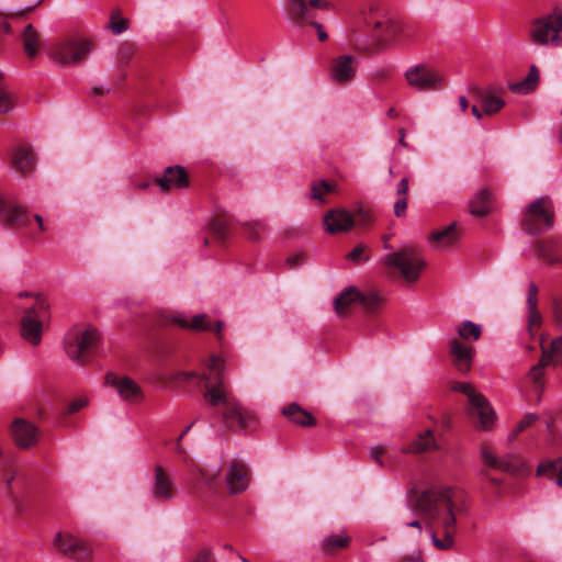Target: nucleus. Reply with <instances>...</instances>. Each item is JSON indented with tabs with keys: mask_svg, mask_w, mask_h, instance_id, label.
Returning a JSON list of instances; mask_svg holds the SVG:
<instances>
[{
	"mask_svg": "<svg viewBox=\"0 0 562 562\" xmlns=\"http://www.w3.org/2000/svg\"><path fill=\"white\" fill-rule=\"evenodd\" d=\"M250 481L248 467L238 461L231 462L226 472V484L231 494H239L247 490Z\"/></svg>",
	"mask_w": 562,
	"mask_h": 562,
	"instance_id": "5701e85b",
	"label": "nucleus"
},
{
	"mask_svg": "<svg viewBox=\"0 0 562 562\" xmlns=\"http://www.w3.org/2000/svg\"><path fill=\"white\" fill-rule=\"evenodd\" d=\"M308 4L312 8L322 9V10H327L330 7L329 2H327L325 0H310Z\"/></svg>",
	"mask_w": 562,
	"mask_h": 562,
	"instance_id": "680f3d73",
	"label": "nucleus"
},
{
	"mask_svg": "<svg viewBox=\"0 0 562 562\" xmlns=\"http://www.w3.org/2000/svg\"><path fill=\"white\" fill-rule=\"evenodd\" d=\"M119 396L122 401L134 404L143 401V389H116Z\"/></svg>",
	"mask_w": 562,
	"mask_h": 562,
	"instance_id": "49530a36",
	"label": "nucleus"
},
{
	"mask_svg": "<svg viewBox=\"0 0 562 562\" xmlns=\"http://www.w3.org/2000/svg\"><path fill=\"white\" fill-rule=\"evenodd\" d=\"M2 222L11 228L29 229L33 239H37V233L45 232L43 217L41 215L32 216L26 209L20 205L4 202V207L0 212Z\"/></svg>",
	"mask_w": 562,
	"mask_h": 562,
	"instance_id": "1a4fd4ad",
	"label": "nucleus"
},
{
	"mask_svg": "<svg viewBox=\"0 0 562 562\" xmlns=\"http://www.w3.org/2000/svg\"><path fill=\"white\" fill-rule=\"evenodd\" d=\"M3 74L0 71V114H5L16 104L15 94L2 82Z\"/></svg>",
	"mask_w": 562,
	"mask_h": 562,
	"instance_id": "37998d69",
	"label": "nucleus"
},
{
	"mask_svg": "<svg viewBox=\"0 0 562 562\" xmlns=\"http://www.w3.org/2000/svg\"><path fill=\"white\" fill-rule=\"evenodd\" d=\"M101 335L94 327H75L65 336V351L78 364H87L100 344Z\"/></svg>",
	"mask_w": 562,
	"mask_h": 562,
	"instance_id": "39448f33",
	"label": "nucleus"
},
{
	"mask_svg": "<svg viewBox=\"0 0 562 562\" xmlns=\"http://www.w3.org/2000/svg\"><path fill=\"white\" fill-rule=\"evenodd\" d=\"M351 538L345 532L329 535L323 539L319 550L324 555H333L349 547Z\"/></svg>",
	"mask_w": 562,
	"mask_h": 562,
	"instance_id": "7c9ffc66",
	"label": "nucleus"
},
{
	"mask_svg": "<svg viewBox=\"0 0 562 562\" xmlns=\"http://www.w3.org/2000/svg\"><path fill=\"white\" fill-rule=\"evenodd\" d=\"M412 504L430 526L434 546L440 550L451 549L458 517L467 512L465 492L453 486H434L416 492Z\"/></svg>",
	"mask_w": 562,
	"mask_h": 562,
	"instance_id": "f257e3e1",
	"label": "nucleus"
},
{
	"mask_svg": "<svg viewBox=\"0 0 562 562\" xmlns=\"http://www.w3.org/2000/svg\"><path fill=\"white\" fill-rule=\"evenodd\" d=\"M454 331L458 335V339L465 344H471L480 339L482 335V328L480 325L472 321H463L456 325Z\"/></svg>",
	"mask_w": 562,
	"mask_h": 562,
	"instance_id": "e433bc0d",
	"label": "nucleus"
},
{
	"mask_svg": "<svg viewBox=\"0 0 562 562\" xmlns=\"http://www.w3.org/2000/svg\"><path fill=\"white\" fill-rule=\"evenodd\" d=\"M542 358L539 363L531 368L529 379L535 384H543L542 376L549 364L562 367V336L551 341L549 348H546L541 341Z\"/></svg>",
	"mask_w": 562,
	"mask_h": 562,
	"instance_id": "4468645a",
	"label": "nucleus"
},
{
	"mask_svg": "<svg viewBox=\"0 0 562 562\" xmlns=\"http://www.w3.org/2000/svg\"><path fill=\"white\" fill-rule=\"evenodd\" d=\"M87 400L77 398L70 402L65 411L66 414H75L87 405Z\"/></svg>",
	"mask_w": 562,
	"mask_h": 562,
	"instance_id": "4d7b16f0",
	"label": "nucleus"
},
{
	"mask_svg": "<svg viewBox=\"0 0 562 562\" xmlns=\"http://www.w3.org/2000/svg\"><path fill=\"white\" fill-rule=\"evenodd\" d=\"M490 192L486 189H481L474 199L470 202V211L475 216H485L491 211Z\"/></svg>",
	"mask_w": 562,
	"mask_h": 562,
	"instance_id": "58836bf2",
	"label": "nucleus"
},
{
	"mask_svg": "<svg viewBox=\"0 0 562 562\" xmlns=\"http://www.w3.org/2000/svg\"><path fill=\"white\" fill-rule=\"evenodd\" d=\"M533 43L542 46L562 48V9L536 19L529 31Z\"/></svg>",
	"mask_w": 562,
	"mask_h": 562,
	"instance_id": "423d86ee",
	"label": "nucleus"
},
{
	"mask_svg": "<svg viewBox=\"0 0 562 562\" xmlns=\"http://www.w3.org/2000/svg\"><path fill=\"white\" fill-rule=\"evenodd\" d=\"M352 216V228L358 227H366L371 224L372 222V214L367 211L359 209L357 212L351 214Z\"/></svg>",
	"mask_w": 562,
	"mask_h": 562,
	"instance_id": "3c124183",
	"label": "nucleus"
},
{
	"mask_svg": "<svg viewBox=\"0 0 562 562\" xmlns=\"http://www.w3.org/2000/svg\"><path fill=\"white\" fill-rule=\"evenodd\" d=\"M334 190L335 187L333 184L325 180H321L312 186V198L314 200H322L325 194L333 192Z\"/></svg>",
	"mask_w": 562,
	"mask_h": 562,
	"instance_id": "8fccbe9b",
	"label": "nucleus"
},
{
	"mask_svg": "<svg viewBox=\"0 0 562 562\" xmlns=\"http://www.w3.org/2000/svg\"><path fill=\"white\" fill-rule=\"evenodd\" d=\"M144 383L148 384H160V385H169L172 383H188L194 385H203L209 386L206 382H204L203 378L194 374L193 372H171L168 370H156L151 372Z\"/></svg>",
	"mask_w": 562,
	"mask_h": 562,
	"instance_id": "2eb2a0df",
	"label": "nucleus"
},
{
	"mask_svg": "<svg viewBox=\"0 0 562 562\" xmlns=\"http://www.w3.org/2000/svg\"><path fill=\"white\" fill-rule=\"evenodd\" d=\"M48 318V304L44 299H37L21 321V335L31 342L37 345L41 341L42 324Z\"/></svg>",
	"mask_w": 562,
	"mask_h": 562,
	"instance_id": "9b49d317",
	"label": "nucleus"
},
{
	"mask_svg": "<svg viewBox=\"0 0 562 562\" xmlns=\"http://www.w3.org/2000/svg\"><path fill=\"white\" fill-rule=\"evenodd\" d=\"M370 458L372 461H374L380 467H382L384 463V458H385L384 448L382 446L372 448L370 450Z\"/></svg>",
	"mask_w": 562,
	"mask_h": 562,
	"instance_id": "864d4df0",
	"label": "nucleus"
},
{
	"mask_svg": "<svg viewBox=\"0 0 562 562\" xmlns=\"http://www.w3.org/2000/svg\"><path fill=\"white\" fill-rule=\"evenodd\" d=\"M323 223L326 232L331 235L346 233L352 228V216L347 210L335 209L324 215Z\"/></svg>",
	"mask_w": 562,
	"mask_h": 562,
	"instance_id": "393cba45",
	"label": "nucleus"
},
{
	"mask_svg": "<svg viewBox=\"0 0 562 562\" xmlns=\"http://www.w3.org/2000/svg\"><path fill=\"white\" fill-rule=\"evenodd\" d=\"M554 225V209L548 196L532 201L524 213L522 226L532 235L550 229Z\"/></svg>",
	"mask_w": 562,
	"mask_h": 562,
	"instance_id": "0eeeda50",
	"label": "nucleus"
},
{
	"mask_svg": "<svg viewBox=\"0 0 562 562\" xmlns=\"http://www.w3.org/2000/svg\"><path fill=\"white\" fill-rule=\"evenodd\" d=\"M407 204V196H397L393 206L395 216L404 217L406 215Z\"/></svg>",
	"mask_w": 562,
	"mask_h": 562,
	"instance_id": "603ef678",
	"label": "nucleus"
},
{
	"mask_svg": "<svg viewBox=\"0 0 562 562\" xmlns=\"http://www.w3.org/2000/svg\"><path fill=\"white\" fill-rule=\"evenodd\" d=\"M537 419V415L526 414L524 418L517 424L518 431H524L526 428L530 427Z\"/></svg>",
	"mask_w": 562,
	"mask_h": 562,
	"instance_id": "13d9d810",
	"label": "nucleus"
},
{
	"mask_svg": "<svg viewBox=\"0 0 562 562\" xmlns=\"http://www.w3.org/2000/svg\"><path fill=\"white\" fill-rule=\"evenodd\" d=\"M134 55V47L132 45H123L119 52V60L121 63H128Z\"/></svg>",
	"mask_w": 562,
	"mask_h": 562,
	"instance_id": "5fc2aeb1",
	"label": "nucleus"
},
{
	"mask_svg": "<svg viewBox=\"0 0 562 562\" xmlns=\"http://www.w3.org/2000/svg\"><path fill=\"white\" fill-rule=\"evenodd\" d=\"M119 15H120V10H114L111 13V18H110L109 27L114 34H121L128 29V21L126 19H117Z\"/></svg>",
	"mask_w": 562,
	"mask_h": 562,
	"instance_id": "09e8293b",
	"label": "nucleus"
},
{
	"mask_svg": "<svg viewBox=\"0 0 562 562\" xmlns=\"http://www.w3.org/2000/svg\"><path fill=\"white\" fill-rule=\"evenodd\" d=\"M11 167L20 173H29L34 170V155L29 145H18L12 149Z\"/></svg>",
	"mask_w": 562,
	"mask_h": 562,
	"instance_id": "bb28decb",
	"label": "nucleus"
},
{
	"mask_svg": "<svg viewBox=\"0 0 562 562\" xmlns=\"http://www.w3.org/2000/svg\"><path fill=\"white\" fill-rule=\"evenodd\" d=\"M191 473L193 476L198 477L211 492H220L222 486V468L220 465L213 468H201L193 465L191 468Z\"/></svg>",
	"mask_w": 562,
	"mask_h": 562,
	"instance_id": "cd10ccee",
	"label": "nucleus"
},
{
	"mask_svg": "<svg viewBox=\"0 0 562 562\" xmlns=\"http://www.w3.org/2000/svg\"><path fill=\"white\" fill-rule=\"evenodd\" d=\"M282 415L286 417L291 423L301 427H313L316 425L315 417L301 407L296 403H291L284 406L281 411Z\"/></svg>",
	"mask_w": 562,
	"mask_h": 562,
	"instance_id": "c756f323",
	"label": "nucleus"
},
{
	"mask_svg": "<svg viewBox=\"0 0 562 562\" xmlns=\"http://www.w3.org/2000/svg\"><path fill=\"white\" fill-rule=\"evenodd\" d=\"M414 29L409 24L389 19V47H402L413 40Z\"/></svg>",
	"mask_w": 562,
	"mask_h": 562,
	"instance_id": "a878e982",
	"label": "nucleus"
},
{
	"mask_svg": "<svg viewBox=\"0 0 562 562\" xmlns=\"http://www.w3.org/2000/svg\"><path fill=\"white\" fill-rule=\"evenodd\" d=\"M383 302V293L374 286H368L363 291H359V304L369 313L380 308Z\"/></svg>",
	"mask_w": 562,
	"mask_h": 562,
	"instance_id": "72a5a7b5",
	"label": "nucleus"
},
{
	"mask_svg": "<svg viewBox=\"0 0 562 562\" xmlns=\"http://www.w3.org/2000/svg\"><path fill=\"white\" fill-rule=\"evenodd\" d=\"M538 252L539 257L546 260L548 263L552 265L559 261V257L557 256V251L561 247V241L558 238H548L539 240L538 244Z\"/></svg>",
	"mask_w": 562,
	"mask_h": 562,
	"instance_id": "4c0bfd02",
	"label": "nucleus"
},
{
	"mask_svg": "<svg viewBox=\"0 0 562 562\" xmlns=\"http://www.w3.org/2000/svg\"><path fill=\"white\" fill-rule=\"evenodd\" d=\"M480 458L483 463L481 475L494 485H501L502 480L493 476L490 470L499 471L506 474H522L526 470L522 459L513 453L499 457L490 443L483 442L480 445Z\"/></svg>",
	"mask_w": 562,
	"mask_h": 562,
	"instance_id": "7ed1b4c3",
	"label": "nucleus"
},
{
	"mask_svg": "<svg viewBox=\"0 0 562 562\" xmlns=\"http://www.w3.org/2000/svg\"><path fill=\"white\" fill-rule=\"evenodd\" d=\"M364 251H366V247L362 246V245H359L357 247H355L349 254H348V258L357 263L361 262L362 260H366V258H362V256L364 255Z\"/></svg>",
	"mask_w": 562,
	"mask_h": 562,
	"instance_id": "6e6d98bb",
	"label": "nucleus"
},
{
	"mask_svg": "<svg viewBox=\"0 0 562 562\" xmlns=\"http://www.w3.org/2000/svg\"><path fill=\"white\" fill-rule=\"evenodd\" d=\"M554 313L559 321H562V297L554 302Z\"/></svg>",
	"mask_w": 562,
	"mask_h": 562,
	"instance_id": "69168bd1",
	"label": "nucleus"
},
{
	"mask_svg": "<svg viewBox=\"0 0 562 562\" xmlns=\"http://www.w3.org/2000/svg\"><path fill=\"white\" fill-rule=\"evenodd\" d=\"M10 432L19 448L29 449L37 442V428L24 418H15L10 426Z\"/></svg>",
	"mask_w": 562,
	"mask_h": 562,
	"instance_id": "6ab92c4d",
	"label": "nucleus"
},
{
	"mask_svg": "<svg viewBox=\"0 0 562 562\" xmlns=\"http://www.w3.org/2000/svg\"><path fill=\"white\" fill-rule=\"evenodd\" d=\"M156 183L164 192L184 189L190 184L189 176L182 166H170L165 169L161 177L156 179Z\"/></svg>",
	"mask_w": 562,
	"mask_h": 562,
	"instance_id": "b1692460",
	"label": "nucleus"
},
{
	"mask_svg": "<svg viewBox=\"0 0 562 562\" xmlns=\"http://www.w3.org/2000/svg\"><path fill=\"white\" fill-rule=\"evenodd\" d=\"M224 323L223 322H216L215 325H212V331H214L218 337L221 336V333L223 330Z\"/></svg>",
	"mask_w": 562,
	"mask_h": 562,
	"instance_id": "774afa93",
	"label": "nucleus"
},
{
	"mask_svg": "<svg viewBox=\"0 0 562 562\" xmlns=\"http://www.w3.org/2000/svg\"><path fill=\"white\" fill-rule=\"evenodd\" d=\"M408 190V179L403 178L396 186V196H407Z\"/></svg>",
	"mask_w": 562,
	"mask_h": 562,
	"instance_id": "052dcab7",
	"label": "nucleus"
},
{
	"mask_svg": "<svg viewBox=\"0 0 562 562\" xmlns=\"http://www.w3.org/2000/svg\"><path fill=\"white\" fill-rule=\"evenodd\" d=\"M472 93L477 102H480L482 110L476 104L471 106V113L476 120H481L483 114L493 115L498 113L505 105V101L499 97L491 94L487 91H482L480 88H473Z\"/></svg>",
	"mask_w": 562,
	"mask_h": 562,
	"instance_id": "aec40b11",
	"label": "nucleus"
},
{
	"mask_svg": "<svg viewBox=\"0 0 562 562\" xmlns=\"http://www.w3.org/2000/svg\"><path fill=\"white\" fill-rule=\"evenodd\" d=\"M539 81V70L536 66H531L527 77L519 82L510 85V89L516 93H528L532 91Z\"/></svg>",
	"mask_w": 562,
	"mask_h": 562,
	"instance_id": "a19ab883",
	"label": "nucleus"
},
{
	"mask_svg": "<svg viewBox=\"0 0 562 562\" xmlns=\"http://www.w3.org/2000/svg\"><path fill=\"white\" fill-rule=\"evenodd\" d=\"M356 302L359 303V290L355 286H350L342 291L335 300V311L337 314L344 315L347 313L349 306Z\"/></svg>",
	"mask_w": 562,
	"mask_h": 562,
	"instance_id": "ea45409f",
	"label": "nucleus"
},
{
	"mask_svg": "<svg viewBox=\"0 0 562 562\" xmlns=\"http://www.w3.org/2000/svg\"><path fill=\"white\" fill-rule=\"evenodd\" d=\"M468 396L469 413L475 427L483 431H491L496 422V413L487 398L476 389H462Z\"/></svg>",
	"mask_w": 562,
	"mask_h": 562,
	"instance_id": "9d476101",
	"label": "nucleus"
},
{
	"mask_svg": "<svg viewBox=\"0 0 562 562\" xmlns=\"http://www.w3.org/2000/svg\"><path fill=\"white\" fill-rule=\"evenodd\" d=\"M400 562H423L420 553L403 557Z\"/></svg>",
	"mask_w": 562,
	"mask_h": 562,
	"instance_id": "0e129e2a",
	"label": "nucleus"
},
{
	"mask_svg": "<svg viewBox=\"0 0 562 562\" xmlns=\"http://www.w3.org/2000/svg\"><path fill=\"white\" fill-rule=\"evenodd\" d=\"M93 42L86 37H69L58 42L52 49V58L64 66L77 65L93 49Z\"/></svg>",
	"mask_w": 562,
	"mask_h": 562,
	"instance_id": "6e6552de",
	"label": "nucleus"
},
{
	"mask_svg": "<svg viewBox=\"0 0 562 562\" xmlns=\"http://www.w3.org/2000/svg\"><path fill=\"white\" fill-rule=\"evenodd\" d=\"M405 78L408 85L417 90H430L441 82L438 75L424 64H419L407 69Z\"/></svg>",
	"mask_w": 562,
	"mask_h": 562,
	"instance_id": "f3484780",
	"label": "nucleus"
},
{
	"mask_svg": "<svg viewBox=\"0 0 562 562\" xmlns=\"http://www.w3.org/2000/svg\"><path fill=\"white\" fill-rule=\"evenodd\" d=\"M210 232L215 239L223 241L228 235L227 224L222 218H215L210 224Z\"/></svg>",
	"mask_w": 562,
	"mask_h": 562,
	"instance_id": "de8ad7c7",
	"label": "nucleus"
},
{
	"mask_svg": "<svg viewBox=\"0 0 562 562\" xmlns=\"http://www.w3.org/2000/svg\"><path fill=\"white\" fill-rule=\"evenodd\" d=\"M191 562H214L212 552L210 549H202L198 552L196 557Z\"/></svg>",
	"mask_w": 562,
	"mask_h": 562,
	"instance_id": "bf43d9fd",
	"label": "nucleus"
},
{
	"mask_svg": "<svg viewBox=\"0 0 562 562\" xmlns=\"http://www.w3.org/2000/svg\"><path fill=\"white\" fill-rule=\"evenodd\" d=\"M537 475L547 476L562 487V457L541 462L537 468Z\"/></svg>",
	"mask_w": 562,
	"mask_h": 562,
	"instance_id": "c9c22d12",
	"label": "nucleus"
},
{
	"mask_svg": "<svg viewBox=\"0 0 562 562\" xmlns=\"http://www.w3.org/2000/svg\"><path fill=\"white\" fill-rule=\"evenodd\" d=\"M23 49L29 58L37 56L42 48V38L40 32L33 24H26L22 32Z\"/></svg>",
	"mask_w": 562,
	"mask_h": 562,
	"instance_id": "2f4dec72",
	"label": "nucleus"
},
{
	"mask_svg": "<svg viewBox=\"0 0 562 562\" xmlns=\"http://www.w3.org/2000/svg\"><path fill=\"white\" fill-rule=\"evenodd\" d=\"M265 233H266V226L261 222L254 221V222H248L245 225V234H246L247 238L252 241H257V240L261 239V237L265 235Z\"/></svg>",
	"mask_w": 562,
	"mask_h": 562,
	"instance_id": "a18cd8bd",
	"label": "nucleus"
},
{
	"mask_svg": "<svg viewBox=\"0 0 562 562\" xmlns=\"http://www.w3.org/2000/svg\"><path fill=\"white\" fill-rule=\"evenodd\" d=\"M54 543L60 553L75 561L89 562L93 558L90 543L70 533H57Z\"/></svg>",
	"mask_w": 562,
	"mask_h": 562,
	"instance_id": "f8f14e48",
	"label": "nucleus"
},
{
	"mask_svg": "<svg viewBox=\"0 0 562 562\" xmlns=\"http://www.w3.org/2000/svg\"><path fill=\"white\" fill-rule=\"evenodd\" d=\"M104 386H137L136 382L126 375H120L116 372L109 371L104 375Z\"/></svg>",
	"mask_w": 562,
	"mask_h": 562,
	"instance_id": "c03bdc74",
	"label": "nucleus"
},
{
	"mask_svg": "<svg viewBox=\"0 0 562 562\" xmlns=\"http://www.w3.org/2000/svg\"><path fill=\"white\" fill-rule=\"evenodd\" d=\"M526 303L528 310V330L530 335H533V330L538 329L542 323L541 314L537 308L538 288L533 282L529 283Z\"/></svg>",
	"mask_w": 562,
	"mask_h": 562,
	"instance_id": "c85d7f7f",
	"label": "nucleus"
},
{
	"mask_svg": "<svg viewBox=\"0 0 562 562\" xmlns=\"http://www.w3.org/2000/svg\"><path fill=\"white\" fill-rule=\"evenodd\" d=\"M426 266L425 258L416 247H408L389 255V274L405 284L418 282Z\"/></svg>",
	"mask_w": 562,
	"mask_h": 562,
	"instance_id": "20e7f679",
	"label": "nucleus"
},
{
	"mask_svg": "<svg viewBox=\"0 0 562 562\" xmlns=\"http://www.w3.org/2000/svg\"><path fill=\"white\" fill-rule=\"evenodd\" d=\"M437 448L438 446L436 439L434 438L432 431L430 429L419 434L417 439L412 445V450L419 453L435 450Z\"/></svg>",
	"mask_w": 562,
	"mask_h": 562,
	"instance_id": "79ce46f5",
	"label": "nucleus"
},
{
	"mask_svg": "<svg viewBox=\"0 0 562 562\" xmlns=\"http://www.w3.org/2000/svg\"><path fill=\"white\" fill-rule=\"evenodd\" d=\"M172 323L177 326L196 331H204L212 329V324L206 319L204 314L195 315L188 319L184 315L179 314L172 317Z\"/></svg>",
	"mask_w": 562,
	"mask_h": 562,
	"instance_id": "f704fd0d",
	"label": "nucleus"
},
{
	"mask_svg": "<svg viewBox=\"0 0 562 562\" xmlns=\"http://www.w3.org/2000/svg\"><path fill=\"white\" fill-rule=\"evenodd\" d=\"M369 29L368 36L357 41L356 49L368 55H374L384 49L386 26L383 18H378L371 13L366 20Z\"/></svg>",
	"mask_w": 562,
	"mask_h": 562,
	"instance_id": "ddd939ff",
	"label": "nucleus"
},
{
	"mask_svg": "<svg viewBox=\"0 0 562 562\" xmlns=\"http://www.w3.org/2000/svg\"><path fill=\"white\" fill-rule=\"evenodd\" d=\"M429 240L436 248H447L459 240V233L456 223H452L440 231H434L429 235Z\"/></svg>",
	"mask_w": 562,
	"mask_h": 562,
	"instance_id": "473e14b6",
	"label": "nucleus"
},
{
	"mask_svg": "<svg viewBox=\"0 0 562 562\" xmlns=\"http://www.w3.org/2000/svg\"><path fill=\"white\" fill-rule=\"evenodd\" d=\"M459 105L462 112H465L469 108V102L464 95L459 97Z\"/></svg>",
	"mask_w": 562,
	"mask_h": 562,
	"instance_id": "338daca9",
	"label": "nucleus"
},
{
	"mask_svg": "<svg viewBox=\"0 0 562 562\" xmlns=\"http://www.w3.org/2000/svg\"><path fill=\"white\" fill-rule=\"evenodd\" d=\"M108 92H110V88H105L104 86H94L92 89H91V95H98V97H103Z\"/></svg>",
	"mask_w": 562,
	"mask_h": 562,
	"instance_id": "e2e57ef3",
	"label": "nucleus"
},
{
	"mask_svg": "<svg viewBox=\"0 0 562 562\" xmlns=\"http://www.w3.org/2000/svg\"><path fill=\"white\" fill-rule=\"evenodd\" d=\"M176 495V486L170 474L157 464L154 468V481L151 486V496L156 502L167 503Z\"/></svg>",
	"mask_w": 562,
	"mask_h": 562,
	"instance_id": "a211bd4d",
	"label": "nucleus"
},
{
	"mask_svg": "<svg viewBox=\"0 0 562 562\" xmlns=\"http://www.w3.org/2000/svg\"><path fill=\"white\" fill-rule=\"evenodd\" d=\"M205 402L221 409L223 422L233 431L247 430L256 425V416L246 409L227 389H206Z\"/></svg>",
	"mask_w": 562,
	"mask_h": 562,
	"instance_id": "f03ea898",
	"label": "nucleus"
},
{
	"mask_svg": "<svg viewBox=\"0 0 562 562\" xmlns=\"http://www.w3.org/2000/svg\"><path fill=\"white\" fill-rule=\"evenodd\" d=\"M288 14L290 19L299 25L311 23L314 27H316L318 40L321 42L327 40L328 35L323 30V26L319 23L312 21V15L310 14L305 0H288Z\"/></svg>",
	"mask_w": 562,
	"mask_h": 562,
	"instance_id": "4be33fe9",
	"label": "nucleus"
},
{
	"mask_svg": "<svg viewBox=\"0 0 562 562\" xmlns=\"http://www.w3.org/2000/svg\"><path fill=\"white\" fill-rule=\"evenodd\" d=\"M357 71V59L351 55H341L331 60L330 79L339 85L350 81Z\"/></svg>",
	"mask_w": 562,
	"mask_h": 562,
	"instance_id": "412c9836",
	"label": "nucleus"
},
{
	"mask_svg": "<svg viewBox=\"0 0 562 562\" xmlns=\"http://www.w3.org/2000/svg\"><path fill=\"white\" fill-rule=\"evenodd\" d=\"M448 347L453 367L461 373L469 372L474 359V348L456 337L449 339Z\"/></svg>",
	"mask_w": 562,
	"mask_h": 562,
	"instance_id": "dca6fc26",
	"label": "nucleus"
}]
</instances>
